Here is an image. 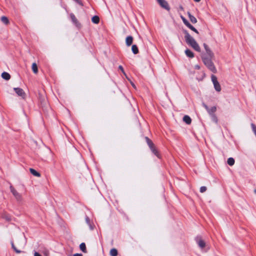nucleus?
Returning <instances> with one entry per match:
<instances>
[{"label": "nucleus", "mask_w": 256, "mask_h": 256, "mask_svg": "<svg viewBox=\"0 0 256 256\" xmlns=\"http://www.w3.org/2000/svg\"><path fill=\"white\" fill-rule=\"evenodd\" d=\"M195 68H196L198 70H199L200 68V66H198V65H196L195 66Z\"/></svg>", "instance_id": "36"}, {"label": "nucleus", "mask_w": 256, "mask_h": 256, "mask_svg": "<svg viewBox=\"0 0 256 256\" xmlns=\"http://www.w3.org/2000/svg\"><path fill=\"white\" fill-rule=\"evenodd\" d=\"M73 256H82V254H75Z\"/></svg>", "instance_id": "34"}, {"label": "nucleus", "mask_w": 256, "mask_h": 256, "mask_svg": "<svg viewBox=\"0 0 256 256\" xmlns=\"http://www.w3.org/2000/svg\"><path fill=\"white\" fill-rule=\"evenodd\" d=\"M212 58L205 56H202V61L206 66L212 72L216 73V69L211 60Z\"/></svg>", "instance_id": "2"}, {"label": "nucleus", "mask_w": 256, "mask_h": 256, "mask_svg": "<svg viewBox=\"0 0 256 256\" xmlns=\"http://www.w3.org/2000/svg\"><path fill=\"white\" fill-rule=\"evenodd\" d=\"M235 160L234 158H230L228 159L227 162L228 165L232 166L234 164Z\"/></svg>", "instance_id": "22"}, {"label": "nucleus", "mask_w": 256, "mask_h": 256, "mask_svg": "<svg viewBox=\"0 0 256 256\" xmlns=\"http://www.w3.org/2000/svg\"><path fill=\"white\" fill-rule=\"evenodd\" d=\"M80 250L84 252V253H86L87 252L86 251V244L84 243V242H82L80 246Z\"/></svg>", "instance_id": "21"}, {"label": "nucleus", "mask_w": 256, "mask_h": 256, "mask_svg": "<svg viewBox=\"0 0 256 256\" xmlns=\"http://www.w3.org/2000/svg\"><path fill=\"white\" fill-rule=\"evenodd\" d=\"M30 173L34 176H36L37 177H40V174L38 172L35 170H34L32 168H30Z\"/></svg>", "instance_id": "16"}, {"label": "nucleus", "mask_w": 256, "mask_h": 256, "mask_svg": "<svg viewBox=\"0 0 256 256\" xmlns=\"http://www.w3.org/2000/svg\"><path fill=\"white\" fill-rule=\"evenodd\" d=\"M181 18L182 19V22H183L184 23V24L186 26H188L190 24V23L186 20V18H184V16H181Z\"/></svg>", "instance_id": "28"}, {"label": "nucleus", "mask_w": 256, "mask_h": 256, "mask_svg": "<svg viewBox=\"0 0 256 256\" xmlns=\"http://www.w3.org/2000/svg\"><path fill=\"white\" fill-rule=\"evenodd\" d=\"M150 148L154 155H156L158 158L159 157L158 152L154 144L152 148Z\"/></svg>", "instance_id": "15"}, {"label": "nucleus", "mask_w": 256, "mask_h": 256, "mask_svg": "<svg viewBox=\"0 0 256 256\" xmlns=\"http://www.w3.org/2000/svg\"><path fill=\"white\" fill-rule=\"evenodd\" d=\"M188 16L190 22L193 24H196L197 22L196 18L192 15L190 14V12L188 13Z\"/></svg>", "instance_id": "11"}, {"label": "nucleus", "mask_w": 256, "mask_h": 256, "mask_svg": "<svg viewBox=\"0 0 256 256\" xmlns=\"http://www.w3.org/2000/svg\"><path fill=\"white\" fill-rule=\"evenodd\" d=\"M118 68L122 71V72L124 74H126L125 72H124V68H123V67L122 66H118Z\"/></svg>", "instance_id": "32"}, {"label": "nucleus", "mask_w": 256, "mask_h": 256, "mask_svg": "<svg viewBox=\"0 0 256 256\" xmlns=\"http://www.w3.org/2000/svg\"><path fill=\"white\" fill-rule=\"evenodd\" d=\"M256 136V134H255Z\"/></svg>", "instance_id": "42"}, {"label": "nucleus", "mask_w": 256, "mask_h": 256, "mask_svg": "<svg viewBox=\"0 0 256 256\" xmlns=\"http://www.w3.org/2000/svg\"><path fill=\"white\" fill-rule=\"evenodd\" d=\"M204 49L206 52L207 56H209L210 58H212L214 56V54L211 51V50H210V48H209L208 46L206 44H204Z\"/></svg>", "instance_id": "9"}, {"label": "nucleus", "mask_w": 256, "mask_h": 256, "mask_svg": "<svg viewBox=\"0 0 256 256\" xmlns=\"http://www.w3.org/2000/svg\"><path fill=\"white\" fill-rule=\"evenodd\" d=\"M14 90L18 94V96H21L22 98H24V97L26 96V93L22 88H14Z\"/></svg>", "instance_id": "5"}, {"label": "nucleus", "mask_w": 256, "mask_h": 256, "mask_svg": "<svg viewBox=\"0 0 256 256\" xmlns=\"http://www.w3.org/2000/svg\"><path fill=\"white\" fill-rule=\"evenodd\" d=\"M32 70L34 74H37L38 72V68L36 63H33L32 64Z\"/></svg>", "instance_id": "23"}, {"label": "nucleus", "mask_w": 256, "mask_h": 256, "mask_svg": "<svg viewBox=\"0 0 256 256\" xmlns=\"http://www.w3.org/2000/svg\"><path fill=\"white\" fill-rule=\"evenodd\" d=\"M70 18L73 24L77 27L79 28L80 26V23L78 22V20L75 16L74 14L72 13L70 14Z\"/></svg>", "instance_id": "8"}, {"label": "nucleus", "mask_w": 256, "mask_h": 256, "mask_svg": "<svg viewBox=\"0 0 256 256\" xmlns=\"http://www.w3.org/2000/svg\"><path fill=\"white\" fill-rule=\"evenodd\" d=\"M133 42V37L131 36H128L126 39V43L127 46H131Z\"/></svg>", "instance_id": "10"}, {"label": "nucleus", "mask_w": 256, "mask_h": 256, "mask_svg": "<svg viewBox=\"0 0 256 256\" xmlns=\"http://www.w3.org/2000/svg\"><path fill=\"white\" fill-rule=\"evenodd\" d=\"M2 77L6 80H9L10 78V76L6 72H3L2 74Z\"/></svg>", "instance_id": "17"}, {"label": "nucleus", "mask_w": 256, "mask_h": 256, "mask_svg": "<svg viewBox=\"0 0 256 256\" xmlns=\"http://www.w3.org/2000/svg\"><path fill=\"white\" fill-rule=\"evenodd\" d=\"M254 192L255 194H256V190H254Z\"/></svg>", "instance_id": "40"}, {"label": "nucleus", "mask_w": 256, "mask_h": 256, "mask_svg": "<svg viewBox=\"0 0 256 256\" xmlns=\"http://www.w3.org/2000/svg\"><path fill=\"white\" fill-rule=\"evenodd\" d=\"M216 110V106H212V107L210 108H209V110H208V112L210 114H212L213 113H214Z\"/></svg>", "instance_id": "26"}, {"label": "nucleus", "mask_w": 256, "mask_h": 256, "mask_svg": "<svg viewBox=\"0 0 256 256\" xmlns=\"http://www.w3.org/2000/svg\"><path fill=\"white\" fill-rule=\"evenodd\" d=\"M145 139L149 148H152L154 145L153 142L147 136L145 138Z\"/></svg>", "instance_id": "18"}, {"label": "nucleus", "mask_w": 256, "mask_h": 256, "mask_svg": "<svg viewBox=\"0 0 256 256\" xmlns=\"http://www.w3.org/2000/svg\"><path fill=\"white\" fill-rule=\"evenodd\" d=\"M10 188L11 192L12 194L16 199L18 201H20L22 200V195L16 191L11 184H10Z\"/></svg>", "instance_id": "3"}, {"label": "nucleus", "mask_w": 256, "mask_h": 256, "mask_svg": "<svg viewBox=\"0 0 256 256\" xmlns=\"http://www.w3.org/2000/svg\"><path fill=\"white\" fill-rule=\"evenodd\" d=\"M205 108H206V110L208 111V110H209V108H208V106L206 105H205Z\"/></svg>", "instance_id": "37"}, {"label": "nucleus", "mask_w": 256, "mask_h": 256, "mask_svg": "<svg viewBox=\"0 0 256 256\" xmlns=\"http://www.w3.org/2000/svg\"><path fill=\"white\" fill-rule=\"evenodd\" d=\"M86 224L88 225L90 230H92L94 229L93 225H92L90 218L88 216H86Z\"/></svg>", "instance_id": "13"}, {"label": "nucleus", "mask_w": 256, "mask_h": 256, "mask_svg": "<svg viewBox=\"0 0 256 256\" xmlns=\"http://www.w3.org/2000/svg\"><path fill=\"white\" fill-rule=\"evenodd\" d=\"M92 21L93 23L98 24L100 22V18L98 16H94L92 18Z\"/></svg>", "instance_id": "19"}, {"label": "nucleus", "mask_w": 256, "mask_h": 256, "mask_svg": "<svg viewBox=\"0 0 256 256\" xmlns=\"http://www.w3.org/2000/svg\"><path fill=\"white\" fill-rule=\"evenodd\" d=\"M132 50L134 54H138L139 52L138 46L136 44H134L132 47Z\"/></svg>", "instance_id": "20"}, {"label": "nucleus", "mask_w": 256, "mask_h": 256, "mask_svg": "<svg viewBox=\"0 0 256 256\" xmlns=\"http://www.w3.org/2000/svg\"><path fill=\"white\" fill-rule=\"evenodd\" d=\"M196 243L198 245V246L202 248H204L206 246L205 242L202 239V238L200 236H198L196 238Z\"/></svg>", "instance_id": "7"}, {"label": "nucleus", "mask_w": 256, "mask_h": 256, "mask_svg": "<svg viewBox=\"0 0 256 256\" xmlns=\"http://www.w3.org/2000/svg\"><path fill=\"white\" fill-rule=\"evenodd\" d=\"M206 187L204 186H201L200 188V192L203 193L206 190Z\"/></svg>", "instance_id": "30"}, {"label": "nucleus", "mask_w": 256, "mask_h": 256, "mask_svg": "<svg viewBox=\"0 0 256 256\" xmlns=\"http://www.w3.org/2000/svg\"><path fill=\"white\" fill-rule=\"evenodd\" d=\"M34 256H41V255L38 252H34Z\"/></svg>", "instance_id": "33"}, {"label": "nucleus", "mask_w": 256, "mask_h": 256, "mask_svg": "<svg viewBox=\"0 0 256 256\" xmlns=\"http://www.w3.org/2000/svg\"><path fill=\"white\" fill-rule=\"evenodd\" d=\"M184 38L188 44L192 46L195 50L200 52V48L196 40L186 30H184Z\"/></svg>", "instance_id": "1"}, {"label": "nucleus", "mask_w": 256, "mask_h": 256, "mask_svg": "<svg viewBox=\"0 0 256 256\" xmlns=\"http://www.w3.org/2000/svg\"><path fill=\"white\" fill-rule=\"evenodd\" d=\"M212 80L214 86V89L216 91L220 92L221 90V86L218 82L217 80V78L214 75H212L211 76Z\"/></svg>", "instance_id": "4"}, {"label": "nucleus", "mask_w": 256, "mask_h": 256, "mask_svg": "<svg viewBox=\"0 0 256 256\" xmlns=\"http://www.w3.org/2000/svg\"><path fill=\"white\" fill-rule=\"evenodd\" d=\"M1 21L5 24H8L9 23V20L8 18L5 16L1 17Z\"/></svg>", "instance_id": "24"}, {"label": "nucleus", "mask_w": 256, "mask_h": 256, "mask_svg": "<svg viewBox=\"0 0 256 256\" xmlns=\"http://www.w3.org/2000/svg\"><path fill=\"white\" fill-rule=\"evenodd\" d=\"M12 248L14 249V250L18 254H20V252H22V251L21 250H18L16 246H14V244L13 243H12Z\"/></svg>", "instance_id": "29"}, {"label": "nucleus", "mask_w": 256, "mask_h": 256, "mask_svg": "<svg viewBox=\"0 0 256 256\" xmlns=\"http://www.w3.org/2000/svg\"><path fill=\"white\" fill-rule=\"evenodd\" d=\"M110 254L111 256H117L118 250L114 248H112L110 251Z\"/></svg>", "instance_id": "25"}, {"label": "nucleus", "mask_w": 256, "mask_h": 256, "mask_svg": "<svg viewBox=\"0 0 256 256\" xmlns=\"http://www.w3.org/2000/svg\"><path fill=\"white\" fill-rule=\"evenodd\" d=\"M185 54L188 57L192 58L194 57V53L190 50L186 49L185 50Z\"/></svg>", "instance_id": "14"}, {"label": "nucleus", "mask_w": 256, "mask_h": 256, "mask_svg": "<svg viewBox=\"0 0 256 256\" xmlns=\"http://www.w3.org/2000/svg\"><path fill=\"white\" fill-rule=\"evenodd\" d=\"M190 29L194 31L196 34H198V32L197 30L196 29L194 26H193L190 24L187 26Z\"/></svg>", "instance_id": "27"}, {"label": "nucleus", "mask_w": 256, "mask_h": 256, "mask_svg": "<svg viewBox=\"0 0 256 256\" xmlns=\"http://www.w3.org/2000/svg\"><path fill=\"white\" fill-rule=\"evenodd\" d=\"M157 2L162 8L166 10H170V8L166 1L165 0H157Z\"/></svg>", "instance_id": "6"}, {"label": "nucleus", "mask_w": 256, "mask_h": 256, "mask_svg": "<svg viewBox=\"0 0 256 256\" xmlns=\"http://www.w3.org/2000/svg\"><path fill=\"white\" fill-rule=\"evenodd\" d=\"M132 86H133V87L135 88V86H134V84H132Z\"/></svg>", "instance_id": "39"}, {"label": "nucleus", "mask_w": 256, "mask_h": 256, "mask_svg": "<svg viewBox=\"0 0 256 256\" xmlns=\"http://www.w3.org/2000/svg\"><path fill=\"white\" fill-rule=\"evenodd\" d=\"M5 218H6V219L8 221H10V220H11V219H10V218H9V217H8V216H6Z\"/></svg>", "instance_id": "35"}, {"label": "nucleus", "mask_w": 256, "mask_h": 256, "mask_svg": "<svg viewBox=\"0 0 256 256\" xmlns=\"http://www.w3.org/2000/svg\"><path fill=\"white\" fill-rule=\"evenodd\" d=\"M194 1H195L196 2H199L200 1V0H194Z\"/></svg>", "instance_id": "38"}, {"label": "nucleus", "mask_w": 256, "mask_h": 256, "mask_svg": "<svg viewBox=\"0 0 256 256\" xmlns=\"http://www.w3.org/2000/svg\"><path fill=\"white\" fill-rule=\"evenodd\" d=\"M183 120L188 124H190L192 122V120L187 115H186L183 117Z\"/></svg>", "instance_id": "12"}, {"label": "nucleus", "mask_w": 256, "mask_h": 256, "mask_svg": "<svg viewBox=\"0 0 256 256\" xmlns=\"http://www.w3.org/2000/svg\"><path fill=\"white\" fill-rule=\"evenodd\" d=\"M251 126L254 134H256V126L253 123L251 124Z\"/></svg>", "instance_id": "31"}, {"label": "nucleus", "mask_w": 256, "mask_h": 256, "mask_svg": "<svg viewBox=\"0 0 256 256\" xmlns=\"http://www.w3.org/2000/svg\"><path fill=\"white\" fill-rule=\"evenodd\" d=\"M214 118L216 119V118L214 116Z\"/></svg>", "instance_id": "41"}]
</instances>
